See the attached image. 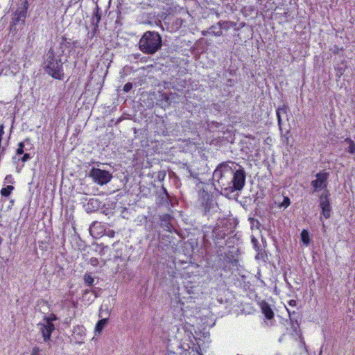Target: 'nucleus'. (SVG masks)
<instances>
[{
    "label": "nucleus",
    "instance_id": "nucleus-40",
    "mask_svg": "<svg viewBox=\"0 0 355 355\" xmlns=\"http://www.w3.org/2000/svg\"><path fill=\"white\" fill-rule=\"evenodd\" d=\"M4 125L3 124H1L0 125V142H2V140H3V136L4 135Z\"/></svg>",
    "mask_w": 355,
    "mask_h": 355
},
{
    "label": "nucleus",
    "instance_id": "nucleus-45",
    "mask_svg": "<svg viewBox=\"0 0 355 355\" xmlns=\"http://www.w3.org/2000/svg\"><path fill=\"white\" fill-rule=\"evenodd\" d=\"M21 8H26V11L27 12L28 8V3L27 0H25L24 1L23 7H21Z\"/></svg>",
    "mask_w": 355,
    "mask_h": 355
},
{
    "label": "nucleus",
    "instance_id": "nucleus-25",
    "mask_svg": "<svg viewBox=\"0 0 355 355\" xmlns=\"http://www.w3.org/2000/svg\"><path fill=\"white\" fill-rule=\"evenodd\" d=\"M14 189L15 188L13 186L8 185L7 187L1 189V194L3 196L8 197L10 195L11 192L14 190Z\"/></svg>",
    "mask_w": 355,
    "mask_h": 355
},
{
    "label": "nucleus",
    "instance_id": "nucleus-35",
    "mask_svg": "<svg viewBox=\"0 0 355 355\" xmlns=\"http://www.w3.org/2000/svg\"><path fill=\"white\" fill-rule=\"evenodd\" d=\"M21 19H22L21 17H17V15H15V16L12 17V21L10 22H12V24H14L15 25H17L19 23L21 24Z\"/></svg>",
    "mask_w": 355,
    "mask_h": 355
},
{
    "label": "nucleus",
    "instance_id": "nucleus-49",
    "mask_svg": "<svg viewBox=\"0 0 355 355\" xmlns=\"http://www.w3.org/2000/svg\"><path fill=\"white\" fill-rule=\"evenodd\" d=\"M211 32H210V30L209 29L208 31H202V34L204 35V36H206L207 35H210Z\"/></svg>",
    "mask_w": 355,
    "mask_h": 355
},
{
    "label": "nucleus",
    "instance_id": "nucleus-6",
    "mask_svg": "<svg viewBox=\"0 0 355 355\" xmlns=\"http://www.w3.org/2000/svg\"><path fill=\"white\" fill-rule=\"evenodd\" d=\"M315 177L316 179L311 182V185L313 187V192L327 189L329 173L327 172H320L316 174Z\"/></svg>",
    "mask_w": 355,
    "mask_h": 355
},
{
    "label": "nucleus",
    "instance_id": "nucleus-32",
    "mask_svg": "<svg viewBox=\"0 0 355 355\" xmlns=\"http://www.w3.org/2000/svg\"><path fill=\"white\" fill-rule=\"evenodd\" d=\"M166 173L165 171H159L157 173V180L159 182H163L166 178Z\"/></svg>",
    "mask_w": 355,
    "mask_h": 355
},
{
    "label": "nucleus",
    "instance_id": "nucleus-30",
    "mask_svg": "<svg viewBox=\"0 0 355 355\" xmlns=\"http://www.w3.org/2000/svg\"><path fill=\"white\" fill-rule=\"evenodd\" d=\"M229 23L230 22L226 21H220L218 23H216V25L220 28L221 31L223 28L227 30L230 28V26H228Z\"/></svg>",
    "mask_w": 355,
    "mask_h": 355
},
{
    "label": "nucleus",
    "instance_id": "nucleus-5",
    "mask_svg": "<svg viewBox=\"0 0 355 355\" xmlns=\"http://www.w3.org/2000/svg\"><path fill=\"white\" fill-rule=\"evenodd\" d=\"M89 176L92 178L95 183L99 185L106 184L112 178V174L109 171L96 168L91 169Z\"/></svg>",
    "mask_w": 355,
    "mask_h": 355
},
{
    "label": "nucleus",
    "instance_id": "nucleus-27",
    "mask_svg": "<svg viewBox=\"0 0 355 355\" xmlns=\"http://www.w3.org/2000/svg\"><path fill=\"white\" fill-rule=\"evenodd\" d=\"M248 220L250 222V224L252 228L255 227L256 229H258V230L260 228L261 223L257 219L254 218H249Z\"/></svg>",
    "mask_w": 355,
    "mask_h": 355
},
{
    "label": "nucleus",
    "instance_id": "nucleus-56",
    "mask_svg": "<svg viewBox=\"0 0 355 355\" xmlns=\"http://www.w3.org/2000/svg\"><path fill=\"white\" fill-rule=\"evenodd\" d=\"M2 242H3V239L0 236V245H1Z\"/></svg>",
    "mask_w": 355,
    "mask_h": 355
},
{
    "label": "nucleus",
    "instance_id": "nucleus-8",
    "mask_svg": "<svg viewBox=\"0 0 355 355\" xmlns=\"http://www.w3.org/2000/svg\"><path fill=\"white\" fill-rule=\"evenodd\" d=\"M55 329V326L50 318H46L45 323L41 324L40 333L42 335L44 342L50 340L51 334Z\"/></svg>",
    "mask_w": 355,
    "mask_h": 355
},
{
    "label": "nucleus",
    "instance_id": "nucleus-44",
    "mask_svg": "<svg viewBox=\"0 0 355 355\" xmlns=\"http://www.w3.org/2000/svg\"><path fill=\"white\" fill-rule=\"evenodd\" d=\"M291 327L293 329V331H297L299 328V323L291 322Z\"/></svg>",
    "mask_w": 355,
    "mask_h": 355
},
{
    "label": "nucleus",
    "instance_id": "nucleus-39",
    "mask_svg": "<svg viewBox=\"0 0 355 355\" xmlns=\"http://www.w3.org/2000/svg\"><path fill=\"white\" fill-rule=\"evenodd\" d=\"M40 351L38 347H34L31 351V355H40Z\"/></svg>",
    "mask_w": 355,
    "mask_h": 355
},
{
    "label": "nucleus",
    "instance_id": "nucleus-11",
    "mask_svg": "<svg viewBox=\"0 0 355 355\" xmlns=\"http://www.w3.org/2000/svg\"><path fill=\"white\" fill-rule=\"evenodd\" d=\"M101 205V202L98 198H89L86 205H84L85 209L87 213H92L97 211Z\"/></svg>",
    "mask_w": 355,
    "mask_h": 355
},
{
    "label": "nucleus",
    "instance_id": "nucleus-26",
    "mask_svg": "<svg viewBox=\"0 0 355 355\" xmlns=\"http://www.w3.org/2000/svg\"><path fill=\"white\" fill-rule=\"evenodd\" d=\"M83 279L87 286H90L93 285L94 279L89 273L85 274Z\"/></svg>",
    "mask_w": 355,
    "mask_h": 355
},
{
    "label": "nucleus",
    "instance_id": "nucleus-12",
    "mask_svg": "<svg viewBox=\"0 0 355 355\" xmlns=\"http://www.w3.org/2000/svg\"><path fill=\"white\" fill-rule=\"evenodd\" d=\"M260 308L262 313L265 315V318L267 320H271L274 318V312L268 302L262 301L260 303Z\"/></svg>",
    "mask_w": 355,
    "mask_h": 355
},
{
    "label": "nucleus",
    "instance_id": "nucleus-60",
    "mask_svg": "<svg viewBox=\"0 0 355 355\" xmlns=\"http://www.w3.org/2000/svg\"><path fill=\"white\" fill-rule=\"evenodd\" d=\"M0 148H2V146H1V142H0Z\"/></svg>",
    "mask_w": 355,
    "mask_h": 355
},
{
    "label": "nucleus",
    "instance_id": "nucleus-18",
    "mask_svg": "<svg viewBox=\"0 0 355 355\" xmlns=\"http://www.w3.org/2000/svg\"><path fill=\"white\" fill-rule=\"evenodd\" d=\"M344 141L349 144L347 152L349 154H355V142L349 137L346 138Z\"/></svg>",
    "mask_w": 355,
    "mask_h": 355
},
{
    "label": "nucleus",
    "instance_id": "nucleus-16",
    "mask_svg": "<svg viewBox=\"0 0 355 355\" xmlns=\"http://www.w3.org/2000/svg\"><path fill=\"white\" fill-rule=\"evenodd\" d=\"M213 202H214L213 199L211 198H210L209 196H207L206 202H202V211H203L204 214H207L209 211L211 207L213 205Z\"/></svg>",
    "mask_w": 355,
    "mask_h": 355
},
{
    "label": "nucleus",
    "instance_id": "nucleus-3",
    "mask_svg": "<svg viewBox=\"0 0 355 355\" xmlns=\"http://www.w3.org/2000/svg\"><path fill=\"white\" fill-rule=\"evenodd\" d=\"M162 40L160 35L155 31H146L139 42V48L146 54L153 55L161 49Z\"/></svg>",
    "mask_w": 355,
    "mask_h": 355
},
{
    "label": "nucleus",
    "instance_id": "nucleus-37",
    "mask_svg": "<svg viewBox=\"0 0 355 355\" xmlns=\"http://www.w3.org/2000/svg\"><path fill=\"white\" fill-rule=\"evenodd\" d=\"M132 88V84L131 83H126L123 87V91L128 92Z\"/></svg>",
    "mask_w": 355,
    "mask_h": 355
},
{
    "label": "nucleus",
    "instance_id": "nucleus-51",
    "mask_svg": "<svg viewBox=\"0 0 355 355\" xmlns=\"http://www.w3.org/2000/svg\"><path fill=\"white\" fill-rule=\"evenodd\" d=\"M181 21H182V20L180 19H176L175 24V25L179 26L181 24Z\"/></svg>",
    "mask_w": 355,
    "mask_h": 355
},
{
    "label": "nucleus",
    "instance_id": "nucleus-34",
    "mask_svg": "<svg viewBox=\"0 0 355 355\" xmlns=\"http://www.w3.org/2000/svg\"><path fill=\"white\" fill-rule=\"evenodd\" d=\"M22 155L23 156L21 158H19V160L23 163L26 162L27 161L30 160L32 158V156L30 153H24Z\"/></svg>",
    "mask_w": 355,
    "mask_h": 355
},
{
    "label": "nucleus",
    "instance_id": "nucleus-9",
    "mask_svg": "<svg viewBox=\"0 0 355 355\" xmlns=\"http://www.w3.org/2000/svg\"><path fill=\"white\" fill-rule=\"evenodd\" d=\"M155 197L156 204L158 206H162L168 204L169 194L164 185H162L161 188L156 191Z\"/></svg>",
    "mask_w": 355,
    "mask_h": 355
},
{
    "label": "nucleus",
    "instance_id": "nucleus-13",
    "mask_svg": "<svg viewBox=\"0 0 355 355\" xmlns=\"http://www.w3.org/2000/svg\"><path fill=\"white\" fill-rule=\"evenodd\" d=\"M171 216L169 214H164L160 217V226L166 231L171 232L173 227L171 220Z\"/></svg>",
    "mask_w": 355,
    "mask_h": 355
},
{
    "label": "nucleus",
    "instance_id": "nucleus-24",
    "mask_svg": "<svg viewBox=\"0 0 355 355\" xmlns=\"http://www.w3.org/2000/svg\"><path fill=\"white\" fill-rule=\"evenodd\" d=\"M26 13H27V12L26 11V8H18L16 10V12H15V15H17V17H19L22 19L21 24H24L25 19L26 17Z\"/></svg>",
    "mask_w": 355,
    "mask_h": 355
},
{
    "label": "nucleus",
    "instance_id": "nucleus-59",
    "mask_svg": "<svg viewBox=\"0 0 355 355\" xmlns=\"http://www.w3.org/2000/svg\"><path fill=\"white\" fill-rule=\"evenodd\" d=\"M94 297H97V295L96 293L94 294Z\"/></svg>",
    "mask_w": 355,
    "mask_h": 355
},
{
    "label": "nucleus",
    "instance_id": "nucleus-17",
    "mask_svg": "<svg viewBox=\"0 0 355 355\" xmlns=\"http://www.w3.org/2000/svg\"><path fill=\"white\" fill-rule=\"evenodd\" d=\"M30 144L31 139L29 138L25 139L24 141H21L18 144V148L16 150V155H20L24 153L25 144Z\"/></svg>",
    "mask_w": 355,
    "mask_h": 355
},
{
    "label": "nucleus",
    "instance_id": "nucleus-52",
    "mask_svg": "<svg viewBox=\"0 0 355 355\" xmlns=\"http://www.w3.org/2000/svg\"><path fill=\"white\" fill-rule=\"evenodd\" d=\"M212 123L216 126V127H219L220 125V123H218V122H212Z\"/></svg>",
    "mask_w": 355,
    "mask_h": 355
},
{
    "label": "nucleus",
    "instance_id": "nucleus-42",
    "mask_svg": "<svg viewBox=\"0 0 355 355\" xmlns=\"http://www.w3.org/2000/svg\"><path fill=\"white\" fill-rule=\"evenodd\" d=\"M5 180H6V182L12 183V184L14 182L12 176L11 175H6Z\"/></svg>",
    "mask_w": 355,
    "mask_h": 355
},
{
    "label": "nucleus",
    "instance_id": "nucleus-28",
    "mask_svg": "<svg viewBox=\"0 0 355 355\" xmlns=\"http://www.w3.org/2000/svg\"><path fill=\"white\" fill-rule=\"evenodd\" d=\"M291 205L290 198L288 196H284L283 201L278 205V207L286 208Z\"/></svg>",
    "mask_w": 355,
    "mask_h": 355
},
{
    "label": "nucleus",
    "instance_id": "nucleus-10",
    "mask_svg": "<svg viewBox=\"0 0 355 355\" xmlns=\"http://www.w3.org/2000/svg\"><path fill=\"white\" fill-rule=\"evenodd\" d=\"M178 95L176 93H162L159 95V101L165 106H169L172 103L178 102Z\"/></svg>",
    "mask_w": 355,
    "mask_h": 355
},
{
    "label": "nucleus",
    "instance_id": "nucleus-36",
    "mask_svg": "<svg viewBox=\"0 0 355 355\" xmlns=\"http://www.w3.org/2000/svg\"><path fill=\"white\" fill-rule=\"evenodd\" d=\"M16 26H17V25H15V24H12V22H10V27H9L10 32L13 33V34L17 33V29Z\"/></svg>",
    "mask_w": 355,
    "mask_h": 355
},
{
    "label": "nucleus",
    "instance_id": "nucleus-23",
    "mask_svg": "<svg viewBox=\"0 0 355 355\" xmlns=\"http://www.w3.org/2000/svg\"><path fill=\"white\" fill-rule=\"evenodd\" d=\"M209 30L211 32L210 35H213L214 36H221L223 35V31L220 30V28L216 24L210 26Z\"/></svg>",
    "mask_w": 355,
    "mask_h": 355
},
{
    "label": "nucleus",
    "instance_id": "nucleus-47",
    "mask_svg": "<svg viewBox=\"0 0 355 355\" xmlns=\"http://www.w3.org/2000/svg\"><path fill=\"white\" fill-rule=\"evenodd\" d=\"M185 167H186V169L188 171V173H189V175L191 176V177H195L193 175L191 170L190 169L189 166L187 164H185Z\"/></svg>",
    "mask_w": 355,
    "mask_h": 355
},
{
    "label": "nucleus",
    "instance_id": "nucleus-57",
    "mask_svg": "<svg viewBox=\"0 0 355 355\" xmlns=\"http://www.w3.org/2000/svg\"><path fill=\"white\" fill-rule=\"evenodd\" d=\"M13 203H14V200H12L10 201V205H12Z\"/></svg>",
    "mask_w": 355,
    "mask_h": 355
},
{
    "label": "nucleus",
    "instance_id": "nucleus-48",
    "mask_svg": "<svg viewBox=\"0 0 355 355\" xmlns=\"http://www.w3.org/2000/svg\"><path fill=\"white\" fill-rule=\"evenodd\" d=\"M6 146H3L0 148V155H3L6 152Z\"/></svg>",
    "mask_w": 355,
    "mask_h": 355
},
{
    "label": "nucleus",
    "instance_id": "nucleus-21",
    "mask_svg": "<svg viewBox=\"0 0 355 355\" xmlns=\"http://www.w3.org/2000/svg\"><path fill=\"white\" fill-rule=\"evenodd\" d=\"M300 235H301V240H302V243L306 246L309 245L310 243V237H309V233L308 230H303L302 231Z\"/></svg>",
    "mask_w": 355,
    "mask_h": 355
},
{
    "label": "nucleus",
    "instance_id": "nucleus-41",
    "mask_svg": "<svg viewBox=\"0 0 355 355\" xmlns=\"http://www.w3.org/2000/svg\"><path fill=\"white\" fill-rule=\"evenodd\" d=\"M97 31H98V29H94V27H93L92 31L90 33H88V37L92 39L94 36H95Z\"/></svg>",
    "mask_w": 355,
    "mask_h": 355
},
{
    "label": "nucleus",
    "instance_id": "nucleus-31",
    "mask_svg": "<svg viewBox=\"0 0 355 355\" xmlns=\"http://www.w3.org/2000/svg\"><path fill=\"white\" fill-rule=\"evenodd\" d=\"M345 66H338L336 67V76L338 77H340L342 75H343L345 71Z\"/></svg>",
    "mask_w": 355,
    "mask_h": 355
},
{
    "label": "nucleus",
    "instance_id": "nucleus-43",
    "mask_svg": "<svg viewBox=\"0 0 355 355\" xmlns=\"http://www.w3.org/2000/svg\"><path fill=\"white\" fill-rule=\"evenodd\" d=\"M235 81L233 79H228L226 83V85L229 87H232L234 85Z\"/></svg>",
    "mask_w": 355,
    "mask_h": 355
},
{
    "label": "nucleus",
    "instance_id": "nucleus-14",
    "mask_svg": "<svg viewBox=\"0 0 355 355\" xmlns=\"http://www.w3.org/2000/svg\"><path fill=\"white\" fill-rule=\"evenodd\" d=\"M101 19V11L100 8L96 6L93 11V15L91 19V24L93 27H94V29L98 28V24Z\"/></svg>",
    "mask_w": 355,
    "mask_h": 355
},
{
    "label": "nucleus",
    "instance_id": "nucleus-22",
    "mask_svg": "<svg viewBox=\"0 0 355 355\" xmlns=\"http://www.w3.org/2000/svg\"><path fill=\"white\" fill-rule=\"evenodd\" d=\"M107 320H108L107 318H103L98 320L96 323L95 331L98 333H101L107 324Z\"/></svg>",
    "mask_w": 355,
    "mask_h": 355
},
{
    "label": "nucleus",
    "instance_id": "nucleus-1",
    "mask_svg": "<svg viewBox=\"0 0 355 355\" xmlns=\"http://www.w3.org/2000/svg\"><path fill=\"white\" fill-rule=\"evenodd\" d=\"M212 180L215 189L231 198L245 187L246 173L243 166L233 161L223 162L216 167Z\"/></svg>",
    "mask_w": 355,
    "mask_h": 355
},
{
    "label": "nucleus",
    "instance_id": "nucleus-46",
    "mask_svg": "<svg viewBox=\"0 0 355 355\" xmlns=\"http://www.w3.org/2000/svg\"><path fill=\"white\" fill-rule=\"evenodd\" d=\"M72 45L73 47L76 48V47H80V48H83L80 44H79V42L78 41L76 40V41H73L72 42Z\"/></svg>",
    "mask_w": 355,
    "mask_h": 355
},
{
    "label": "nucleus",
    "instance_id": "nucleus-54",
    "mask_svg": "<svg viewBox=\"0 0 355 355\" xmlns=\"http://www.w3.org/2000/svg\"><path fill=\"white\" fill-rule=\"evenodd\" d=\"M88 293H89V290H86L84 293V296H85L86 295H87Z\"/></svg>",
    "mask_w": 355,
    "mask_h": 355
},
{
    "label": "nucleus",
    "instance_id": "nucleus-38",
    "mask_svg": "<svg viewBox=\"0 0 355 355\" xmlns=\"http://www.w3.org/2000/svg\"><path fill=\"white\" fill-rule=\"evenodd\" d=\"M89 263L93 266H96L98 264V260L96 257H92L89 260Z\"/></svg>",
    "mask_w": 355,
    "mask_h": 355
},
{
    "label": "nucleus",
    "instance_id": "nucleus-4",
    "mask_svg": "<svg viewBox=\"0 0 355 355\" xmlns=\"http://www.w3.org/2000/svg\"><path fill=\"white\" fill-rule=\"evenodd\" d=\"M233 232L232 230L228 228V221H222L220 225H218L211 231V237L216 246L220 248L230 243L231 241L230 240L232 238L234 239V236L228 237L227 240H225V237L230 236Z\"/></svg>",
    "mask_w": 355,
    "mask_h": 355
},
{
    "label": "nucleus",
    "instance_id": "nucleus-53",
    "mask_svg": "<svg viewBox=\"0 0 355 355\" xmlns=\"http://www.w3.org/2000/svg\"><path fill=\"white\" fill-rule=\"evenodd\" d=\"M96 224H97V222H93L92 224L90 225L89 230H91L92 227L95 226Z\"/></svg>",
    "mask_w": 355,
    "mask_h": 355
},
{
    "label": "nucleus",
    "instance_id": "nucleus-55",
    "mask_svg": "<svg viewBox=\"0 0 355 355\" xmlns=\"http://www.w3.org/2000/svg\"><path fill=\"white\" fill-rule=\"evenodd\" d=\"M207 237H208L207 234H205V235H204V239H205V240H207Z\"/></svg>",
    "mask_w": 355,
    "mask_h": 355
},
{
    "label": "nucleus",
    "instance_id": "nucleus-33",
    "mask_svg": "<svg viewBox=\"0 0 355 355\" xmlns=\"http://www.w3.org/2000/svg\"><path fill=\"white\" fill-rule=\"evenodd\" d=\"M286 107H284L282 108H278L277 110V119H278V123L279 124L281 123V121H282V119H281V116H280V114L281 112H284L286 113Z\"/></svg>",
    "mask_w": 355,
    "mask_h": 355
},
{
    "label": "nucleus",
    "instance_id": "nucleus-29",
    "mask_svg": "<svg viewBox=\"0 0 355 355\" xmlns=\"http://www.w3.org/2000/svg\"><path fill=\"white\" fill-rule=\"evenodd\" d=\"M288 312L289 313V318H290L291 322L298 323L299 315H298L297 313H295V311H293V313H291L288 310Z\"/></svg>",
    "mask_w": 355,
    "mask_h": 355
},
{
    "label": "nucleus",
    "instance_id": "nucleus-20",
    "mask_svg": "<svg viewBox=\"0 0 355 355\" xmlns=\"http://www.w3.org/2000/svg\"><path fill=\"white\" fill-rule=\"evenodd\" d=\"M187 352H188V349L184 348V347L183 345H180V346H178L176 351L170 350L168 355H178V354L182 355L183 354H184L185 355H187Z\"/></svg>",
    "mask_w": 355,
    "mask_h": 355
},
{
    "label": "nucleus",
    "instance_id": "nucleus-7",
    "mask_svg": "<svg viewBox=\"0 0 355 355\" xmlns=\"http://www.w3.org/2000/svg\"><path fill=\"white\" fill-rule=\"evenodd\" d=\"M330 193L327 189L323 191L320 196V207L322 209V214L325 218L331 216V208L329 202Z\"/></svg>",
    "mask_w": 355,
    "mask_h": 355
},
{
    "label": "nucleus",
    "instance_id": "nucleus-15",
    "mask_svg": "<svg viewBox=\"0 0 355 355\" xmlns=\"http://www.w3.org/2000/svg\"><path fill=\"white\" fill-rule=\"evenodd\" d=\"M251 241L254 250L257 252L256 259H259L260 256L263 257V249L261 246L259 245L258 240L254 236H252L251 237Z\"/></svg>",
    "mask_w": 355,
    "mask_h": 355
},
{
    "label": "nucleus",
    "instance_id": "nucleus-2",
    "mask_svg": "<svg viewBox=\"0 0 355 355\" xmlns=\"http://www.w3.org/2000/svg\"><path fill=\"white\" fill-rule=\"evenodd\" d=\"M70 42L67 41L66 36L61 37L59 46L56 48L51 47L44 55L42 67L44 71L52 78L58 80H63V64L67 59L63 60L65 49L69 48Z\"/></svg>",
    "mask_w": 355,
    "mask_h": 355
},
{
    "label": "nucleus",
    "instance_id": "nucleus-50",
    "mask_svg": "<svg viewBox=\"0 0 355 355\" xmlns=\"http://www.w3.org/2000/svg\"><path fill=\"white\" fill-rule=\"evenodd\" d=\"M289 305L291 306H295L296 305V301L294 300H291L288 302Z\"/></svg>",
    "mask_w": 355,
    "mask_h": 355
},
{
    "label": "nucleus",
    "instance_id": "nucleus-19",
    "mask_svg": "<svg viewBox=\"0 0 355 355\" xmlns=\"http://www.w3.org/2000/svg\"><path fill=\"white\" fill-rule=\"evenodd\" d=\"M85 328L83 326H76L73 328V335L78 336V339H82L83 337L85 336Z\"/></svg>",
    "mask_w": 355,
    "mask_h": 355
},
{
    "label": "nucleus",
    "instance_id": "nucleus-58",
    "mask_svg": "<svg viewBox=\"0 0 355 355\" xmlns=\"http://www.w3.org/2000/svg\"><path fill=\"white\" fill-rule=\"evenodd\" d=\"M13 203H14V200H12L10 201V205H12Z\"/></svg>",
    "mask_w": 355,
    "mask_h": 355
}]
</instances>
